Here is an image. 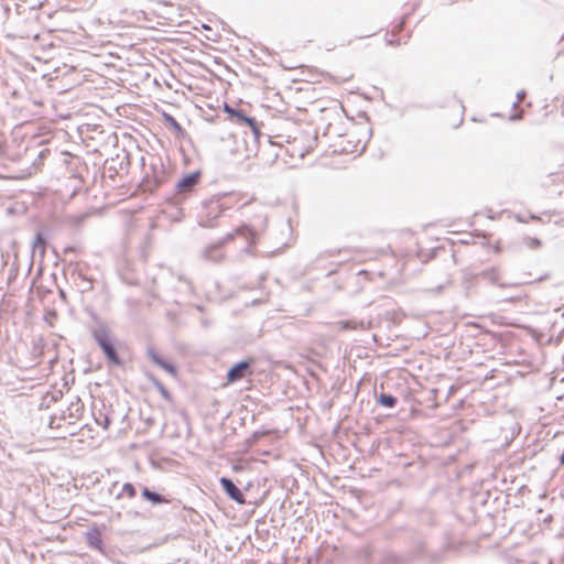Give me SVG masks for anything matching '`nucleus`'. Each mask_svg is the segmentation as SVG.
Here are the masks:
<instances>
[{"label": "nucleus", "instance_id": "nucleus-1", "mask_svg": "<svg viewBox=\"0 0 564 564\" xmlns=\"http://www.w3.org/2000/svg\"><path fill=\"white\" fill-rule=\"evenodd\" d=\"M251 365L252 361L245 360L232 366L227 372L225 386L232 384L248 376H251Z\"/></svg>", "mask_w": 564, "mask_h": 564}, {"label": "nucleus", "instance_id": "nucleus-2", "mask_svg": "<svg viewBox=\"0 0 564 564\" xmlns=\"http://www.w3.org/2000/svg\"><path fill=\"white\" fill-rule=\"evenodd\" d=\"M96 340L100 348L102 349L106 357L113 364V365H120V359L118 357V354L115 349L113 343L111 338L106 333H99L96 335Z\"/></svg>", "mask_w": 564, "mask_h": 564}, {"label": "nucleus", "instance_id": "nucleus-3", "mask_svg": "<svg viewBox=\"0 0 564 564\" xmlns=\"http://www.w3.org/2000/svg\"><path fill=\"white\" fill-rule=\"evenodd\" d=\"M556 196H551L550 214L564 218V183L560 185Z\"/></svg>", "mask_w": 564, "mask_h": 564}, {"label": "nucleus", "instance_id": "nucleus-4", "mask_svg": "<svg viewBox=\"0 0 564 564\" xmlns=\"http://www.w3.org/2000/svg\"><path fill=\"white\" fill-rule=\"evenodd\" d=\"M220 484L226 491V494L239 505H245L246 499L241 490L228 478H220Z\"/></svg>", "mask_w": 564, "mask_h": 564}, {"label": "nucleus", "instance_id": "nucleus-5", "mask_svg": "<svg viewBox=\"0 0 564 564\" xmlns=\"http://www.w3.org/2000/svg\"><path fill=\"white\" fill-rule=\"evenodd\" d=\"M226 241L223 240L221 242L219 243H215V245H212V246H208L204 252V257L207 259V260H210V261H220L225 258V254L223 252V245L225 243Z\"/></svg>", "mask_w": 564, "mask_h": 564}, {"label": "nucleus", "instance_id": "nucleus-6", "mask_svg": "<svg viewBox=\"0 0 564 564\" xmlns=\"http://www.w3.org/2000/svg\"><path fill=\"white\" fill-rule=\"evenodd\" d=\"M148 355H149L150 359L152 360V362H154L155 365L163 368L166 372H169L173 377L177 376L176 368L172 364L164 361L154 349H149Z\"/></svg>", "mask_w": 564, "mask_h": 564}, {"label": "nucleus", "instance_id": "nucleus-7", "mask_svg": "<svg viewBox=\"0 0 564 564\" xmlns=\"http://www.w3.org/2000/svg\"><path fill=\"white\" fill-rule=\"evenodd\" d=\"M198 180V172L184 176L177 184V191L180 193L191 191L197 184Z\"/></svg>", "mask_w": 564, "mask_h": 564}, {"label": "nucleus", "instance_id": "nucleus-8", "mask_svg": "<svg viewBox=\"0 0 564 564\" xmlns=\"http://www.w3.org/2000/svg\"><path fill=\"white\" fill-rule=\"evenodd\" d=\"M236 236H241L246 239H253L254 238V231L251 227L249 226H240L238 227L234 232L231 234H228L224 240L225 241H232L235 239Z\"/></svg>", "mask_w": 564, "mask_h": 564}, {"label": "nucleus", "instance_id": "nucleus-9", "mask_svg": "<svg viewBox=\"0 0 564 564\" xmlns=\"http://www.w3.org/2000/svg\"><path fill=\"white\" fill-rule=\"evenodd\" d=\"M86 539L89 546L101 550L102 540L100 531L97 528L89 530L86 534Z\"/></svg>", "mask_w": 564, "mask_h": 564}, {"label": "nucleus", "instance_id": "nucleus-10", "mask_svg": "<svg viewBox=\"0 0 564 564\" xmlns=\"http://www.w3.org/2000/svg\"><path fill=\"white\" fill-rule=\"evenodd\" d=\"M230 113L235 115L240 121H242L243 123H246L247 126H249L251 128V130L256 133V134H259V127H258V123L257 121L253 119V118H250V117H247L245 116L243 113L241 112H238V111H232V110H229L228 108H226Z\"/></svg>", "mask_w": 564, "mask_h": 564}, {"label": "nucleus", "instance_id": "nucleus-11", "mask_svg": "<svg viewBox=\"0 0 564 564\" xmlns=\"http://www.w3.org/2000/svg\"><path fill=\"white\" fill-rule=\"evenodd\" d=\"M336 326L339 330H355L362 327V323L356 321H339Z\"/></svg>", "mask_w": 564, "mask_h": 564}, {"label": "nucleus", "instance_id": "nucleus-12", "mask_svg": "<svg viewBox=\"0 0 564 564\" xmlns=\"http://www.w3.org/2000/svg\"><path fill=\"white\" fill-rule=\"evenodd\" d=\"M142 497L153 503L165 502V499H163L159 494L149 490L147 487L142 490Z\"/></svg>", "mask_w": 564, "mask_h": 564}, {"label": "nucleus", "instance_id": "nucleus-13", "mask_svg": "<svg viewBox=\"0 0 564 564\" xmlns=\"http://www.w3.org/2000/svg\"><path fill=\"white\" fill-rule=\"evenodd\" d=\"M151 381L153 382L154 387L158 389L160 394L167 401L172 400L171 393L167 391V389L155 378L151 377Z\"/></svg>", "mask_w": 564, "mask_h": 564}, {"label": "nucleus", "instance_id": "nucleus-14", "mask_svg": "<svg viewBox=\"0 0 564 564\" xmlns=\"http://www.w3.org/2000/svg\"><path fill=\"white\" fill-rule=\"evenodd\" d=\"M326 77L335 84H345L354 78V73L349 72L343 76L326 75Z\"/></svg>", "mask_w": 564, "mask_h": 564}, {"label": "nucleus", "instance_id": "nucleus-15", "mask_svg": "<svg viewBox=\"0 0 564 564\" xmlns=\"http://www.w3.org/2000/svg\"><path fill=\"white\" fill-rule=\"evenodd\" d=\"M379 402L381 405L386 408H392L395 405L397 399L390 394H381L379 398Z\"/></svg>", "mask_w": 564, "mask_h": 564}, {"label": "nucleus", "instance_id": "nucleus-16", "mask_svg": "<svg viewBox=\"0 0 564 564\" xmlns=\"http://www.w3.org/2000/svg\"><path fill=\"white\" fill-rule=\"evenodd\" d=\"M523 243L530 249H538L542 245L540 239L533 237H525Z\"/></svg>", "mask_w": 564, "mask_h": 564}, {"label": "nucleus", "instance_id": "nucleus-17", "mask_svg": "<svg viewBox=\"0 0 564 564\" xmlns=\"http://www.w3.org/2000/svg\"><path fill=\"white\" fill-rule=\"evenodd\" d=\"M122 492L123 495H126L128 498H134L135 497V488L132 484H124L123 487H122Z\"/></svg>", "mask_w": 564, "mask_h": 564}, {"label": "nucleus", "instance_id": "nucleus-18", "mask_svg": "<svg viewBox=\"0 0 564 564\" xmlns=\"http://www.w3.org/2000/svg\"><path fill=\"white\" fill-rule=\"evenodd\" d=\"M404 20L402 19L397 25L393 26L392 33L401 32L403 30Z\"/></svg>", "mask_w": 564, "mask_h": 564}, {"label": "nucleus", "instance_id": "nucleus-19", "mask_svg": "<svg viewBox=\"0 0 564 564\" xmlns=\"http://www.w3.org/2000/svg\"><path fill=\"white\" fill-rule=\"evenodd\" d=\"M388 43L392 44V45H399L400 44L399 41H394V40H388Z\"/></svg>", "mask_w": 564, "mask_h": 564}, {"label": "nucleus", "instance_id": "nucleus-20", "mask_svg": "<svg viewBox=\"0 0 564 564\" xmlns=\"http://www.w3.org/2000/svg\"><path fill=\"white\" fill-rule=\"evenodd\" d=\"M560 462H561V465H564V451H563V454H562V456L560 458Z\"/></svg>", "mask_w": 564, "mask_h": 564}]
</instances>
